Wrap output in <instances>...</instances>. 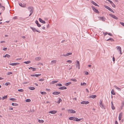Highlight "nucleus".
<instances>
[{"mask_svg": "<svg viewBox=\"0 0 124 124\" xmlns=\"http://www.w3.org/2000/svg\"><path fill=\"white\" fill-rule=\"evenodd\" d=\"M108 1L111 4L113 2L112 1L110 0H108Z\"/></svg>", "mask_w": 124, "mask_h": 124, "instance_id": "58", "label": "nucleus"}, {"mask_svg": "<svg viewBox=\"0 0 124 124\" xmlns=\"http://www.w3.org/2000/svg\"><path fill=\"white\" fill-rule=\"evenodd\" d=\"M31 63V61H28L27 62H23L24 63H25L26 64H29Z\"/></svg>", "mask_w": 124, "mask_h": 124, "instance_id": "28", "label": "nucleus"}, {"mask_svg": "<svg viewBox=\"0 0 124 124\" xmlns=\"http://www.w3.org/2000/svg\"><path fill=\"white\" fill-rule=\"evenodd\" d=\"M62 101V99L60 98H59L58 101L57 102L58 103H59L60 102Z\"/></svg>", "mask_w": 124, "mask_h": 124, "instance_id": "38", "label": "nucleus"}, {"mask_svg": "<svg viewBox=\"0 0 124 124\" xmlns=\"http://www.w3.org/2000/svg\"><path fill=\"white\" fill-rule=\"evenodd\" d=\"M85 75H87L88 74H89V73L88 72H87V71H86V72H85Z\"/></svg>", "mask_w": 124, "mask_h": 124, "instance_id": "59", "label": "nucleus"}, {"mask_svg": "<svg viewBox=\"0 0 124 124\" xmlns=\"http://www.w3.org/2000/svg\"><path fill=\"white\" fill-rule=\"evenodd\" d=\"M6 57L7 58H9L10 57V56L8 54H6Z\"/></svg>", "mask_w": 124, "mask_h": 124, "instance_id": "51", "label": "nucleus"}, {"mask_svg": "<svg viewBox=\"0 0 124 124\" xmlns=\"http://www.w3.org/2000/svg\"><path fill=\"white\" fill-rule=\"evenodd\" d=\"M112 5V7L114 8H115L116 7L115 5L114 4L113 2L111 4Z\"/></svg>", "mask_w": 124, "mask_h": 124, "instance_id": "44", "label": "nucleus"}, {"mask_svg": "<svg viewBox=\"0 0 124 124\" xmlns=\"http://www.w3.org/2000/svg\"><path fill=\"white\" fill-rule=\"evenodd\" d=\"M56 60H54L51 61V64H53L55 63H56Z\"/></svg>", "mask_w": 124, "mask_h": 124, "instance_id": "26", "label": "nucleus"}, {"mask_svg": "<svg viewBox=\"0 0 124 124\" xmlns=\"http://www.w3.org/2000/svg\"><path fill=\"white\" fill-rule=\"evenodd\" d=\"M12 74V73L11 72H8L7 73V75H10L11 74Z\"/></svg>", "mask_w": 124, "mask_h": 124, "instance_id": "49", "label": "nucleus"}, {"mask_svg": "<svg viewBox=\"0 0 124 124\" xmlns=\"http://www.w3.org/2000/svg\"><path fill=\"white\" fill-rule=\"evenodd\" d=\"M7 96L6 95L5 96H4L2 97V100H3L5 99H7Z\"/></svg>", "mask_w": 124, "mask_h": 124, "instance_id": "31", "label": "nucleus"}, {"mask_svg": "<svg viewBox=\"0 0 124 124\" xmlns=\"http://www.w3.org/2000/svg\"><path fill=\"white\" fill-rule=\"evenodd\" d=\"M89 102L88 101H83L81 102V104H87L89 103Z\"/></svg>", "mask_w": 124, "mask_h": 124, "instance_id": "9", "label": "nucleus"}, {"mask_svg": "<svg viewBox=\"0 0 124 124\" xmlns=\"http://www.w3.org/2000/svg\"><path fill=\"white\" fill-rule=\"evenodd\" d=\"M13 109V108H11V107H10L9 108V110H12Z\"/></svg>", "mask_w": 124, "mask_h": 124, "instance_id": "60", "label": "nucleus"}, {"mask_svg": "<svg viewBox=\"0 0 124 124\" xmlns=\"http://www.w3.org/2000/svg\"><path fill=\"white\" fill-rule=\"evenodd\" d=\"M0 8H3V9H2V10L3 11L5 9V7L3 6H2L1 3H0Z\"/></svg>", "mask_w": 124, "mask_h": 124, "instance_id": "30", "label": "nucleus"}, {"mask_svg": "<svg viewBox=\"0 0 124 124\" xmlns=\"http://www.w3.org/2000/svg\"><path fill=\"white\" fill-rule=\"evenodd\" d=\"M46 91H48L50 92V90L49 89H46Z\"/></svg>", "mask_w": 124, "mask_h": 124, "instance_id": "63", "label": "nucleus"}, {"mask_svg": "<svg viewBox=\"0 0 124 124\" xmlns=\"http://www.w3.org/2000/svg\"><path fill=\"white\" fill-rule=\"evenodd\" d=\"M41 59V58L40 57H38L36 58H35V60L36 61H39Z\"/></svg>", "mask_w": 124, "mask_h": 124, "instance_id": "37", "label": "nucleus"}, {"mask_svg": "<svg viewBox=\"0 0 124 124\" xmlns=\"http://www.w3.org/2000/svg\"><path fill=\"white\" fill-rule=\"evenodd\" d=\"M72 54V53L69 52V53H67L66 54L67 55V56H68L69 55H71V54Z\"/></svg>", "mask_w": 124, "mask_h": 124, "instance_id": "40", "label": "nucleus"}, {"mask_svg": "<svg viewBox=\"0 0 124 124\" xmlns=\"http://www.w3.org/2000/svg\"><path fill=\"white\" fill-rule=\"evenodd\" d=\"M60 92H58L56 91L54 92L53 93V94L54 95H58L60 93Z\"/></svg>", "mask_w": 124, "mask_h": 124, "instance_id": "11", "label": "nucleus"}, {"mask_svg": "<svg viewBox=\"0 0 124 124\" xmlns=\"http://www.w3.org/2000/svg\"><path fill=\"white\" fill-rule=\"evenodd\" d=\"M108 34L109 35L111 36H112V34L110 33H108Z\"/></svg>", "mask_w": 124, "mask_h": 124, "instance_id": "64", "label": "nucleus"}, {"mask_svg": "<svg viewBox=\"0 0 124 124\" xmlns=\"http://www.w3.org/2000/svg\"><path fill=\"white\" fill-rule=\"evenodd\" d=\"M10 83H9L6 82L5 84V85L6 86H8V85Z\"/></svg>", "mask_w": 124, "mask_h": 124, "instance_id": "55", "label": "nucleus"}, {"mask_svg": "<svg viewBox=\"0 0 124 124\" xmlns=\"http://www.w3.org/2000/svg\"><path fill=\"white\" fill-rule=\"evenodd\" d=\"M75 117H69V119L70 120H73L75 121Z\"/></svg>", "mask_w": 124, "mask_h": 124, "instance_id": "16", "label": "nucleus"}, {"mask_svg": "<svg viewBox=\"0 0 124 124\" xmlns=\"http://www.w3.org/2000/svg\"><path fill=\"white\" fill-rule=\"evenodd\" d=\"M71 81H74V82H76L77 81V80H76V79H71Z\"/></svg>", "mask_w": 124, "mask_h": 124, "instance_id": "46", "label": "nucleus"}, {"mask_svg": "<svg viewBox=\"0 0 124 124\" xmlns=\"http://www.w3.org/2000/svg\"><path fill=\"white\" fill-rule=\"evenodd\" d=\"M45 80L44 79H40L39 80V81H44Z\"/></svg>", "mask_w": 124, "mask_h": 124, "instance_id": "50", "label": "nucleus"}, {"mask_svg": "<svg viewBox=\"0 0 124 124\" xmlns=\"http://www.w3.org/2000/svg\"><path fill=\"white\" fill-rule=\"evenodd\" d=\"M19 5L23 8H25L26 7V5L25 4H23L22 3L20 2L19 3Z\"/></svg>", "mask_w": 124, "mask_h": 124, "instance_id": "3", "label": "nucleus"}, {"mask_svg": "<svg viewBox=\"0 0 124 124\" xmlns=\"http://www.w3.org/2000/svg\"><path fill=\"white\" fill-rule=\"evenodd\" d=\"M57 111L55 110H52L50 111L49 113H51L53 114H54L57 112Z\"/></svg>", "mask_w": 124, "mask_h": 124, "instance_id": "12", "label": "nucleus"}, {"mask_svg": "<svg viewBox=\"0 0 124 124\" xmlns=\"http://www.w3.org/2000/svg\"><path fill=\"white\" fill-rule=\"evenodd\" d=\"M111 93L113 95H114L115 94V93L114 92V90L113 89H112L111 91Z\"/></svg>", "mask_w": 124, "mask_h": 124, "instance_id": "34", "label": "nucleus"}, {"mask_svg": "<svg viewBox=\"0 0 124 124\" xmlns=\"http://www.w3.org/2000/svg\"><path fill=\"white\" fill-rule=\"evenodd\" d=\"M99 103L100 107L102 108H103L104 106L102 104V101L101 100H100Z\"/></svg>", "mask_w": 124, "mask_h": 124, "instance_id": "5", "label": "nucleus"}, {"mask_svg": "<svg viewBox=\"0 0 124 124\" xmlns=\"http://www.w3.org/2000/svg\"><path fill=\"white\" fill-rule=\"evenodd\" d=\"M28 9L30 13L29 15V16H30L32 14L33 12L34 8L33 7H29L28 8Z\"/></svg>", "mask_w": 124, "mask_h": 124, "instance_id": "1", "label": "nucleus"}, {"mask_svg": "<svg viewBox=\"0 0 124 124\" xmlns=\"http://www.w3.org/2000/svg\"><path fill=\"white\" fill-rule=\"evenodd\" d=\"M56 86H62V84H60V83L58 84H56Z\"/></svg>", "mask_w": 124, "mask_h": 124, "instance_id": "43", "label": "nucleus"}, {"mask_svg": "<svg viewBox=\"0 0 124 124\" xmlns=\"http://www.w3.org/2000/svg\"><path fill=\"white\" fill-rule=\"evenodd\" d=\"M58 81H55V80L53 81H52V82H51L52 84H54V83H57Z\"/></svg>", "mask_w": 124, "mask_h": 124, "instance_id": "29", "label": "nucleus"}, {"mask_svg": "<svg viewBox=\"0 0 124 124\" xmlns=\"http://www.w3.org/2000/svg\"><path fill=\"white\" fill-rule=\"evenodd\" d=\"M67 62H69L70 63H71L72 62V61L70 60H68L67 61Z\"/></svg>", "mask_w": 124, "mask_h": 124, "instance_id": "48", "label": "nucleus"}, {"mask_svg": "<svg viewBox=\"0 0 124 124\" xmlns=\"http://www.w3.org/2000/svg\"><path fill=\"white\" fill-rule=\"evenodd\" d=\"M92 8L93 9L94 11H95V12L98 13H99V12L98 10L97 9L95 8L94 7L92 6Z\"/></svg>", "mask_w": 124, "mask_h": 124, "instance_id": "6", "label": "nucleus"}, {"mask_svg": "<svg viewBox=\"0 0 124 124\" xmlns=\"http://www.w3.org/2000/svg\"><path fill=\"white\" fill-rule=\"evenodd\" d=\"M111 108L113 110H114L115 109V107L114 106V105H111Z\"/></svg>", "mask_w": 124, "mask_h": 124, "instance_id": "47", "label": "nucleus"}, {"mask_svg": "<svg viewBox=\"0 0 124 124\" xmlns=\"http://www.w3.org/2000/svg\"><path fill=\"white\" fill-rule=\"evenodd\" d=\"M10 100L11 101H14L16 99L14 98H11L10 99Z\"/></svg>", "mask_w": 124, "mask_h": 124, "instance_id": "54", "label": "nucleus"}, {"mask_svg": "<svg viewBox=\"0 0 124 124\" xmlns=\"http://www.w3.org/2000/svg\"><path fill=\"white\" fill-rule=\"evenodd\" d=\"M41 74H34L31 75V76L32 77H38L41 75Z\"/></svg>", "mask_w": 124, "mask_h": 124, "instance_id": "10", "label": "nucleus"}, {"mask_svg": "<svg viewBox=\"0 0 124 124\" xmlns=\"http://www.w3.org/2000/svg\"><path fill=\"white\" fill-rule=\"evenodd\" d=\"M91 2L94 5L97 6H99L95 2H94L93 1H91Z\"/></svg>", "mask_w": 124, "mask_h": 124, "instance_id": "21", "label": "nucleus"}, {"mask_svg": "<svg viewBox=\"0 0 124 124\" xmlns=\"http://www.w3.org/2000/svg\"><path fill=\"white\" fill-rule=\"evenodd\" d=\"M100 18L101 19H100V20H102L103 21H105V18L104 17H100Z\"/></svg>", "mask_w": 124, "mask_h": 124, "instance_id": "22", "label": "nucleus"}, {"mask_svg": "<svg viewBox=\"0 0 124 124\" xmlns=\"http://www.w3.org/2000/svg\"><path fill=\"white\" fill-rule=\"evenodd\" d=\"M83 118H81L80 119H78V118L75 117V121H80L81 120H83Z\"/></svg>", "mask_w": 124, "mask_h": 124, "instance_id": "14", "label": "nucleus"}, {"mask_svg": "<svg viewBox=\"0 0 124 124\" xmlns=\"http://www.w3.org/2000/svg\"><path fill=\"white\" fill-rule=\"evenodd\" d=\"M120 23L122 25L124 26V23H122V22H120Z\"/></svg>", "mask_w": 124, "mask_h": 124, "instance_id": "53", "label": "nucleus"}, {"mask_svg": "<svg viewBox=\"0 0 124 124\" xmlns=\"http://www.w3.org/2000/svg\"><path fill=\"white\" fill-rule=\"evenodd\" d=\"M30 28L32 29V31H33V32H34L35 31H36L38 32H39V33L40 32V31H38L37 30H36V29H35V28L34 27H30Z\"/></svg>", "mask_w": 124, "mask_h": 124, "instance_id": "8", "label": "nucleus"}, {"mask_svg": "<svg viewBox=\"0 0 124 124\" xmlns=\"http://www.w3.org/2000/svg\"><path fill=\"white\" fill-rule=\"evenodd\" d=\"M122 113H120L119 114V120H121V117H122Z\"/></svg>", "mask_w": 124, "mask_h": 124, "instance_id": "24", "label": "nucleus"}, {"mask_svg": "<svg viewBox=\"0 0 124 124\" xmlns=\"http://www.w3.org/2000/svg\"><path fill=\"white\" fill-rule=\"evenodd\" d=\"M122 106L121 107V109H123V107L124 106V101H123L122 102Z\"/></svg>", "mask_w": 124, "mask_h": 124, "instance_id": "27", "label": "nucleus"}, {"mask_svg": "<svg viewBox=\"0 0 124 124\" xmlns=\"http://www.w3.org/2000/svg\"><path fill=\"white\" fill-rule=\"evenodd\" d=\"M36 68H33L32 69V70L33 71H34L36 70Z\"/></svg>", "mask_w": 124, "mask_h": 124, "instance_id": "56", "label": "nucleus"}, {"mask_svg": "<svg viewBox=\"0 0 124 124\" xmlns=\"http://www.w3.org/2000/svg\"><path fill=\"white\" fill-rule=\"evenodd\" d=\"M17 19V17L16 16H14L13 17V19Z\"/></svg>", "mask_w": 124, "mask_h": 124, "instance_id": "62", "label": "nucleus"}, {"mask_svg": "<svg viewBox=\"0 0 124 124\" xmlns=\"http://www.w3.org/2000/svg\"><path fill=\"white\" fill-rule=\"evenodd\" d=\"M77 64H78L77 65L78 66L79 65V62L78 61H77Z\"/></svg>", "mask_w": 124, "mask_h": 124, "instance_id": "52", "label": "nucleus"}, {"mask_svg": "<svg viewBox=\"0 0 124 124\" xmlns=\"http://www.w3.org/2000/svg\"><path fill=\"white\" fill-rule=\"evenodd\" d=\"M116 48L117 50L119 51H120L121 50V47L120 46H116Z\"/></svg>", "mask_w": 124, "mask_h": 124, "instance_id": "20", "label": "nucleus"}, {"mask_svg": "<svg viewBox=\"0 0 124 124\" xmlns=\"http://www.w3.org/2000/svg\"><path fill=\"white\" fill-rule=\"evenodd\" d=\"M19 64V63H10L9 64L12 66H15L18 65Z\"/></svg>", "mask_w": 124, "mask_h": 124, "instance_id": "13", "label": "nucleus"}, {"mask_svg": "<svg viewBox=\"0 0 124 124\" xmlns=\"http://www.w3.org/2000/svg\"><path fill=\"white\" fill-rule=\"evenodd\" d=\"M39 21L41 22V23H43L45 24L46 23V22L45 21H44L42 20V19L41 18H39Z\"/></svg>", "mask_w": 124, "mask_h": 124, "instance_id": "15", "label": "nucleus"}, {"mask_svg": "<svg viewBox=\"0 0 124 124\" xmlns=\"http://www.w3.org/2000/svg\"><path fill=\"white\" fill-rule=\"evenodd\" d=\"M107 40V41H109V40H110L111 41H114V40L112 38H110L109 39H108Z\"/></svg>", "mask_w": 124, "mask_h": 124, "instance_id": "39", "label": "nucleus"}, {"mask_svg": "<svg viewBox=\"0 0 124 124\" xmlns=\"http://www.w3.org/2000/svg\"><path fill=\"white\" fill-rule=\"evenodd\" d=\"M67 88L65 86H62L61 87H60L59 88V89L60 90H64L66 89H67Z\"/></svg>", "mask_w": 124, "mask_h": 124, "instance_id": "17", "label": "nucleus"}, {"mask_svg": "<svg viewBox=\"0 0 124 124\" xmlns=\"http://www.w3.org/2000/svg\"><path fill=\"white\" fill-rule=\"evenodd\" d=\"M96 97V96L95 95H92L90 96L89 98H92L94 99Z\"/></svg>", "mask_w": 124, "mask_h": 124, "instance_id": "18", "label": "nucleus"}, {"mask_svg": "<svg viewBox=\"0 0 124 124\" xmlns=\"http://www.w3.org/2000/svg\"><path fill=\"white\" fill-rule=\"evenodd\" d=\"M3 50H4V51H6L7 49V48H5V47H4L3 48Z\"/></svg>", "mask_w": 124, "mask_h": 124, "instance_id": "57", "label": "nucleus"}, {"mask_svg": "<svg viewBox=\"0 0 124 124\" xmlns=\"http://www.w3.org/2000/svg\"><path fill=\"white\" fill-rule=\"evenodd\" d=\"M35 23H36L37 24L38 26L39 27H41V25L39 24L38 23V21L36 20L35 22Z\"/></svg>", "mask_w": 124, "mask_h": 124, "instance_id": "19", "label": "nucleus"}, {"mask_svg": "<svg viewBox=\"0 0 124 124\" xmlns=\"http://www.w3.org/2000/svg\"><path fill=\"white\" fill-rule=\"evenodd\" d=\"M104 7L105 8L108 9L109 11H110L111 12H112L113 13H114V12L113 10L112 9H111L109 7H108L107 6L105 5H104Z\"/></svg>", "mask_w": 124, "mask_h": 124, "instance_id": "2", "label": "nucleus"}, {"mask_svg": "<svg viewBox=\"0 0 124 124\" xmlns=\"http://www.w3.org/2000/svg\"><path fill=\"white\" fill-rule=\"evenodd\" d=\"M114 87L116 89H117L118 91H121V89L120 88L117 87L116 85H114Z\"/></svg>", "mask_w": 124, "mask_h": 124, "instance_id": "23", "label": "nucleus"}, {"mask_svg": "<svg viewBox=\"0 0 124 124\" xmlns=\"http://www.w3.org/2000/svg\"><path fill=\"white\" fill-rule=\"evenodd\" d=\"M38 122L39 123H43L44 122V121L43 120H40V119H39L38 120Z\"/></svg>", "mask_w": 124, "mask_h": 124, "instance_id": "32", "label": "nucleus"}, {"mask_svg": "<svg viewBox=\"0 0 124 124\" xmlns=\"http://www.w3.org/2000/svg\"><path fill=\"white\" fill-rule=\"evenodd\" d=\"M109 15L112 17V18H114V19H116L117 20L118 19V18L116 17L115 15H112L111 14H109Z\"/></svg>", "mask_w": 124, "mask_h": 124, "instance_id": "7", "label": "nucleus"}, {"mask_svg": "<svg viewBox=\"0 0 124 124\" xmlns=\"http://www.w3.org/2000/svg\"><path fill=\"white\" fill-rule=\"evenodd\" d=\"M31 101V100L29 99H27L25 100V101L26 102H30Z\"/></svg>", "mask_w": 124, "mask_h": 124, "instance_id": "41", "label": "nucleus"}, {"mask_svg": "<svg viewBox=\"0 0 124 124\" xmlns=\"http://www.w3.org/2000/svg\"><path fill=\"white\" fill-rule=\"evenodd\" d=\"M29 89L31 90H33L35 89V88L33 87H29Z\"/></svg>", "mask_w": 124, "mask_h": 124, "instance_id": "25", "label": "nucleus"}, {"mask_svg": "<svg viewBox=\"0 0 124 124\" xmlns=\"http://www.w3.org/2000/svg\"><path fill=\"white\" fill-rule=\"evenodd\" d=\"M12 106H16L18 105V104L16 103H12Z\"/></svg>", "mask_w": 124, "mask_h": 124, "instance_id": "36", "label": "nucleus"}, {"mask_svg": "<svg viewBox=\"0 0 124 124\" xmlns=\"http://www.w3.org/2000/svg\"><path fill=\"white\" fill-rule=\"evenodd\" d=\"M113 60L114 62H114H115V58L114 57H113Z\"/></svg>", "mask_w": 124, "mask_h": 124, "instance_id": "61", "label": "nucleus"}, {"mask_svg": "<svg viewBox=\"0 0 124 124\" xmlns=\"http://www.w3.org/2000/svg\"><path fill=\"white\" fill-rule=\"evenodd\" d=\"M86 84L85 82H84L83 83H82V82H81V85H83L84 86H86Z\"/></svg>", "mask_w": 124, "mask_h": 124, "instance_id": "35", "label": "nucleus"}, {"mask_svg": "<svg viewBox=\"0 0 124 124\" xmlns=\"http://www.w3.org/2000/svg\"><path fill=\"white\" fill-rule=\"evenodd\" d=\"M71 82H69L68 83H66L65 84V85L66 86H68L70 84H71Z\"/></svg>", "mask_w": 124, "mask_h": 124, "instance_id": "33", "label": "nucleus"}, {"mask_svg": "<svg viewBox=\"0 0 124 124\" xmlns=\"http://www.w3.org/2000/svg\"><path fill=\"white\" fill-rule=\"evenodd\" d=\"M68 112L70 113H76L75 110L72 109H69L68 110Z\"/></svg>", "mask_w": 124, "mask_h": 124, "instance_id": "4", "label": "nucleus"}, {"mask_svg": "<svg viewBox=\"0 0 124 124\" xmlns=\"http://www.w3.org/2000/svg\"><path fill=\"white\" fill-rule=\"evenodd\" d=\"M18 91L19 92H23V91L24 90L23 89H18Z\"/></svg>", "mask_w": 124, "mask_h": 124, "instance_id": "45", "label": "nucleus"}, {"mask_svg": "<svg viewBox=\"0 0 124 124\" xmlns=\"http://www.w3.org/2000/svg\"><path fill=\"white\" fill-rule=\"evenodd\" d=\"M40 93L42 94H46V93L45 92H41Z\"/></svg>", "mask_w": 124, "mask_h": 124, "instance_id": "42", "label": "nucleus"}]
</instances>
